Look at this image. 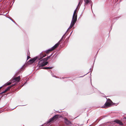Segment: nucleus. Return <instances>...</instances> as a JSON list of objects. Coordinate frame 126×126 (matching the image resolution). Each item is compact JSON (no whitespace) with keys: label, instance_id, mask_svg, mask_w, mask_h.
<instances>
[{"label":"nucleus","instance_id":"f257e3e1","mask_svg":"<svg viewBox=\"0 0 126 126\" xmlns=\"http://www.w3.org/2000/svg\"><path fill=\"white\" fill-rule=\"evenodd\" d=\"M63 36L60 40L59 41V42L56 44L54 46H53L50 48L48 49V50H46L44 52L45 55H44L43 54H41V55H46V54H49L50 53H51L50 55H52L53 54V51L54 50L57 48L59 46L60 44L61 43V42L63 39Z\"/></svg>","mask_w":126,"mask_h":126},{"label":"nucleus","instance_id":"6e6552de","mask_svg":"<svg viewBox=\"0 0 126 126\" xmlns=\"http://www.w3.org/2000/svg\"><path fill=\"white\" fill-rule=\"evenodd\" d=\"M20 80V76H18L17 77H15L14 78L13 80L14 81L13 82H19Z\"/></svg>","mask_w":126,"mask_h":126},{"label":"nucleus","instance_id":"f03ea898","mask_svg":"<svg viewBox=\"0 0 126 126\" xmlns=\"http://www.w3.org/2000/svg\"><path fill=\"white\" fill-rule=\"evenodd\" d=\"M46 56H43V57H41L40 56H37L33 59H30L28 62L29 64H32L35 61L37 60V61L40 60L43 57H44Z\"/></svg>","mask_w":126,"mask_h":126},{"label":"nucleus","instance_id":"423d86ee","mask_svg":"<svg viewBox=\"0 0 126 126\" xmlns=\"http://www.w3.org/2000/svg\"><path fill=\"white\" fill-rule=\"evenodd\" d=\"M77 8L75 10L72 17V19L77 21Z\"/></svg>","mask_w":126,"mask_h":126},{"label":"nucleus","instance_id":"6ab92c4d","mask_svg":"<svg viewBox=\"0 0 126 126\" xmlns=\"http://www.w3.org/2000/svg\"><path fill=\"white\" fill-rule=\"evenodd\" d=\"M79 6V3H78V6H77V8Z\"/></svg>","mask_w":126,"mask_h":126},{"label":"nucleus","instance_id":"aec40b11","mask_svg":"<svg viewBox=\"0 0 126 126\" xmlns=\"http://www.w3.org/2000/svg\"><path fill=\"white\" fill-rule=\"evenodd\" d=\"M124 118H125V119H126V116H125V117H124Z\"/></svg>","mask_w":126,"mask_h":126},{"label":"nucleus","instance_id":"20e7f679","mask_svg":"<svg viewBox=\"0 0 126 126\" xmlns=\"http://www.w3.org/2000/svg\"><path fill=\"white\" fill-rule=\"evenodd\" d=\"M112 103V101L110 99H108L107 100V101L104 104V106H102V107L105 108L107 107H109L110 105Z\"/></svg>","mask_w":126,"mask_h":126},{"label":"nucleus","instance_id":"4be33fe9","mask_svg":"<svg viewBox=\"0 0 126 126\" xmlns=\"http://www.w3.org/2000/svg\"><path fill=\"white\" fill-rule=\"evenodd\" d=\"M28 55H29V53H28Z\"/></svg>","mask_w":126,"mask_h":126},{"label":"nucleus","instance_id":"1a4fd4ad","mask_svg":"<svg viewBox=\"0 0 126 126\" xmlns=\"http://www.w3.org/2000/svg\"><path fill=\"white\" fill-rule=\"evenodd\" d=\"M77 21L72 19L70 25L69 29H71L73 26L74 25Z\"/></svg>","mask_w":126,"mask_h":126},{"label":"nucleus","instance_id":"7ed1b4c3","mask_svg":"<svg viewBox=\"0 0 126 126\" xmlns=\"http://www.w3.org/2000/svg\"><path fill=\"white\" fill-rule=\"evenodd\" d=\"M61 117V116L60 115L58 114L56 115L53 116L52 118L49 119L47 121V123H50L53 122L57 120L59 118H60Z\"/></svg>","mask_w":126,"mask_h":126},{"label":"nucleus","instance_id":"0eeeda50","mask_svg":"<svg viewBox=\"0 0 126 126\" xmlns=\"http://www.w3.org/2000/svg\"><path fill=\"white\" fill-rule=\"evenodd\" d=\"M64 122L65 124L67 125H69L71 124V122L68 120L67 118L66 117L64 118Z\"/></svg>","mask_w":126,"mask_h":126},{"label":"nucleus","instance_id":"412c9836","mask_svg":"<svg viewBox=\"0 0 126 126\" xmlns=\"http://www.w3.org/2000/svg\"><path fill=\"white\" fill-rule=\"evenodd\" d=\"M1 94V93H0V94Z\"/></svg>","mask_w":126,"mask_h":126},{"label":"nucleus","instance_id":"a211bd4d","mask_svg":"<svg viewBox=\"0 0 126 126\" xmlns=\"http://www.w3.org/2000/svg\"><path fill=\"white\" fill-rule=\"evenodd\" d=\"M2 86L0 87V90L2 88Z\"/></svg>","mask_w":126,"mask_h":126},{"label":"nucleus","instance_id":"9d476101","mask_svg":"<svg viewBox=\"0 0 126 126\" xmlns=\"http://www.w3.org/2000/svg\"><path fill=\"white\" fill-rule=\"evenodd\" d=\"M51 56H49L43 59L42 60L40 61V62H41L43 61V62H45V61H47L48 59L50 58Z\"/></svg>","mask_w":126,"mask_h":126},{"label":"nucleus","instance_id":"9b49d317","mask_svg":"<svg viewBox=\"0 0 126 126\" xmlns=\"http://www.w3.org/2000/svg\"><path fill=\"white\" fill-rule=\"evenodd\" d=\"M48 63V62H43V63L40 64V65L41 66H44L47 64Z\"/></svg>","mask_w":126,"mask_h":126},{"label":"nucleus","instance_id":"2eb2a0df","mask_svg":"<svg viewBox=\"0 0 126 126\" xmlns=\"http://www.w3.org/2000/svg\"><path fill=\"white\" fill-rule=\"evenodd\" d=\"M11 83L12 82H8L7 83H6L5 85V86L8 85H10Z\"/></svg>","mask_w":126,"mask_h":126},{"label":"nucleus","instance_id":"dca6fc26","mask_svg":"<svg viewBox=\"0 0 126 126\" xmlns=\"http://www.w3.org/2000/svg\"><path fill=\"white\" fill-rule=\"evenodd\" d=\"M89 73V72H88V73H87L86 74H85V75H84L83 76H79V77H83V76H85V75H86L88 73Z\"/></svg>","mask_w":126,"mask_h":126},{"label":"nucleus","instance_id":"39448f33","mask_svg":"<svg viewBox=\"0 0 126 126\" xmlns=\"http://www.w3.org/2000/svg\"><path fill=\"white\" fill-rule=\"evenodd\" d=\"M16 83H15L14 84L11 85L10 86L8 87L7 88L5 89V90L3 91L1 93V94H3L4 93H5L7 91H9L10 90V89L12 87L14 86L15 85H16Z\"/></svg>","mask_w":126,"mask_h":126},{"label":"nucleus","instance_id":"ddd939ff","mask_svg":"<svg viewBox=\"0 0 126 126\" xmlns=\"http://www.w3.org/2000/svg\"><path fill=\"white\" fill-rule=\"evenodd\" d=\"M53 68V67H43V69H51L52 68Z\"/></svg>","mask_w":126,"mask_h":126},{"label":"nucleus","instance_id":"f3484780","mask_svg":"<svg viewBox=\"0 0 126 126\" xmlns=\"http://www.w3.org/2000/svg\"><path fill=\"white\" fill-rule=\"evenodd\" d=\"M30 58V56H28L27 57V59H29V58Z\"/></svg>","mask_w":126,"mask_h":126},{"label":"nucleus","instance_id":"f8f14e48","mask_svg":"<svg viewBox=\"0 0 126 126\" xmlns=\"http://www.w3.org/2000/svg\"><path fill=\"white\" fill-rule=\"evenodd\" d=\"M115 122L116 123L119 124L120 125H123V124L122 123L120 120H116L115 121Z\"/></svg>","mask_w":126,"mask_h":126},{"label":"nucleus","instance_id":"4468645a","mask_svg":"<svg viewBox=\"0 0 126 126\" xmlns=\"http://www.w3.org/2000/svg\"><path fill=\"white\" fill-rule=\"evenodd\" d=\"M85 2V4H87L89 3L91 1V0H84Z\"/></svg>","mask_w":126,"mask_h":126}]
</instances>
